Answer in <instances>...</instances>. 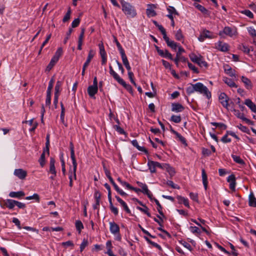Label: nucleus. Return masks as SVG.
Instances as JSON below:
<instances>
[{
	"label": "nucleus",
	"mask_w": 256,
	"mask_h": 256,
	"mask_svg": "<svg viewBox=\"0 0 256 256\" xmlns=\"http://www.w3.org/2000/svg\"><path fill=\"white\" fill-rule=\"evenodd\" d=\"M114 42L116 43V46L118 47V50L120 51V55L125 54L124 50L122 48V46L120 45V43L118 40L116 38V36H114Z\"/></svg>",
	"instance_id": "40"
},
{
	"label": "nucleus",
	"mask_w": 256,
	"mask_h": 256,
	"mask_svg": "<svg viewBox=\"0 0 256 256\" xmlns=\"http://www.w3.org/2000/svg\"><path fill=\"white\" fill-rule=\"evenodd\" d=\"M239 48L246 54H248L250 53V49L246 46L244 44L240 45Z\"/></svg>",
	"instance_id": "57"
},
{
	"label": "nucleus",
	"mask_w": 256,
	"mask_h": 256,
	"mask_svg": "<svg viewBox=\"0 0 256 256\" xmlns=\"http://www.w3.org/2000/svg\"><path fill=\"white\" fill-rule=\"evenodd\" d=\"M157 28H158L159 30L162 34L163 36V38L164 39V38H166V37H168V36L166 35V30L164 29V28L162 25L158 26Z\"/></svg>",
	"instance_id": "60"
},
{
	"label": "nucleus",
	"mask_w": 256,
	"mask_h": 256,
	"mask_svg": "<svg viewBox=\"0 0 256 256\" xmlns=\"http://www.w3.org/2000/svg\"><path fill=\"white\" fill-rule=\"evenodd\" d=\"M110 232L114 235L119 234L120 233V227L114 222H110Z\"/></svg>",
	"instance_id": "11"
},
{
	"label": "nucleus",
	"mask_w": 256,
	"mask_h": 256,
	"mask_svg": "<svg viewBox=\"0 0 256 256\" xmlns=\"http://www.w3.org/2000/svg\"><path fill=\"white\" fill-rule=\"evenodd\" d=\"M25 199L26 200H32V199H34L38 202H39V201H40V197H39L38 194H34L32 196H26L25 198Z\"/></svg>",
	"instance_id": "56"
},
{
	"label": "nucleus",
	"mask_w": 256,
	"mask_h": 256,
	"mask_svg": "<svg viewBox=\"0 0 256 256\" xmlns=\"http://www.w3.org/2000/svg\"><path fill=\"white\" fill-rule=\"evenodd\" d=\"M226 35L230 37L238 34L236 28H232L230 26H225L222 30L220 31L218 35L222 37H224V35Z\"/></svg>",
	"instance_id": "4"
},
{
	"label": "nucleus",
	"mask_w": 256,
	"mask_h": 256,
	"mask_svg": "<svg viewBox=\"0 0 256 256\" xmlns=\"http://www.w3.org/2000/svg\"><path fill=\"white\" fill-rule=\"evenodd\" d=\"M241 13L242 14H245L248 18H254V14H253L248 10H242L241 12Z\"/></svg>",
	"instance_id": "63"
},
{
	"label": "nucleus",
	"mask_w": 256,
	"mask_h": 256,
	"mask_svg": "<svg viewBox=\"0 0 256 256\" xmlns=\"http://www.w3.org/2000/svg\"><path fill=\"white\" fill-rule=\"evenodd\" d=\"M62 81L58 80L56 82L55 88H54V96L60 95V93L62 90Z\"/></svg>",
	"instance_id": "34"
},
{
	"label": "nucleus",
	"mask_w": 256,
	"mask_h": 256,
	"mask_svg": "<svg viewBox=\"0 0 256 256\" xmlns=\"http://www.w3.org/2000/svg\"><path fill=\"white\" fill-rule=\"evenodd\" d=\"M170 132L175 134L176 136V139L180 141V142H182V144H184L185 146H187L186 141L185 139V138L182 136L180 134L176 132L175 130L172 129V128L170 130Z\"/></svg>",
	"instance_id": "15"
},
{
	"label": "nucleus",
	"mask_w": 256,
	"mask_h": 256,
	"mask_svg": "<svg viewBox=\"0 0 256 256\" xmlns=\"http://www.w3.org/2000/svg\"><path fill=\"white\" fill-rule=\"evenodd\" d=\"M70 158L72 160V165L74 166V167L76 166V159L74 155V146L73 144L71 142H70Z\"/></svg>",
	"instance_id": "27"
},
{
	"label": "nucleus",
	"mask_w": 256,
	"mask_h": 256,
	"mask_svg": "<svg viewBox=\"0 0 256 256\" xmlns=\"http://www.w3.org/2000/svg\"><path fill=\"white\" fill-rule=\"evenodd\" d=\"M202 34L206 37V38H213V36L212 33L206 29L204 30L202 32Z\"/></svg>",
	"instance_id": "49"
},
{
	"label": "nucleus",
	"mask_w": 256,
	"mask_h": 256,
	"mask_svg": "<svg viewBox=\"0 0 256 256\" xmlns=\"http://www.w3.org/2000/svg\"><path fill=\"white\" fill-rule=\"evenodd\" d=\"M241 79H242V82L244 84L246 88L248 90L252 89V82L250 79H248V78H247L244 76H242L241 78Z\"/></svg>",
	"instance_id": "23"
},
{
	"label": "nucleus",
	"mask_w": 256,
	"mask_h": 256,
	"mask_svg": "<svg viewBox=\"0 0 256 256\" xmlns=\"http://www.w3.org/2000/svg\"><path fill=\"white\" fill-rule=\"evenodd\" d=\"M234 114L237 116V118L242 120L244 116V114L243 113H241L238 110L234 109L232 110Z\"/></svg>",
	"instance_id": "61"
},
{
	"label": "nucleus",
	"mask_w": 256,
	"mask_h": 256,
	"mask_svg": "<svg viewBox=\"0 0 256 256\" xmlns=\"http://www.w3.org/2000/svg\"><path fill=\"white\" fill-rule=\"evenodd\" d=\"M186 92L188 95L196 92V84H190V85L186 88Z\"/></svg>",
	"instance_id": "39"
},
{
	"label": "nucleus",
	"mask_w": 256,
	"mask_h": 256,
	"mask_svg": "<svg viewBox=\"0 0 256 256\" xmlns=\"http://www.w3.org/2000/svg\"><path fill=\"white\" fill-rule=\"evenodd\" d=\"M244 104L249 108L252 112H256V105L250 99H246Z\"/></svg>",
	"instance_id": "18"
},
{
	"label": "nucleus",
	"mask_w": 256,
	"mask_h": 256,
	"mask_svg": "<svg viewBox=\"0 0 256 256\" xmlns=\"http://www.w3.org/2000/svg\"><path fill=\"white\" fill-rule=\"evenodd\" d=\"M194 6L200 11L202 14H208V10L202 6L200 4H194Z\"/></svg>",
	"instance_id": "43"
},
{
	"label": "nucleus",
	"mask_w": 256,
	"mask_h": 256,
	"mask_svg": "<svg viewBox=\"0 0 256 256\" xmlns=\"http://www.w3.org/2000/svg\"><path fill=\"white\" fill-rule=\"evenodd\" d=\"M94 54H95V52L94 50H90L89 51V52H88V56L86 60V62L84 64V66H88L89 65V64H90L92 59L94 56Z\"/></svg>",
	"instance_id": "33"
},
{
	"label": "nucleus",
	"mask_w": 256,
	"mask_h": 256,
	"mask_svg": "<svg viewBox=\"0 0 256 256\" xmlns=\"http://www.w3.org/2000/svg\"><path fill=\"white\" fill-rule=\"evenodd\" d=\"M88 242L87 239L84 238L80 245V251L82 252L86 246H88Z\"/></svg>",
	"instance_id": "54"
},
{
	"label": "nucleus",
	"mask_w": 256,
	"mask_h": 256,
	"mask_svg": "<svg viewBox=\"0 0 256 256\" xmlns=\"http://www.w3.org/2000/svg\"><path fill=\"white\" fill-rule=\"evenodd\" d=\"M100 48V54L102 58V65L106 64L107 61L106 54L104 50V44L102 42L98 44Z\"/></svg>",
	"instance_id": "8"
},
{
	"label": "nucleus",
	"mask_w": 256,
	"mask_h": 256,
	"mask_svg": "<svg viewBox=\"0 0 256 256\" xmlns=\"http://www.w3.org/2000/svg\"><path fill=\"white\" fill-rule=\"evenodd\" d=\"M212 125L220 128L222 129L226 130L227 128L226 126L222 123H218L212 122L210 123Z\"/></svg>",
	"instance_id": "55"
},
{
	"label": "nucleus",
	"mask_w": 256,
	"mask_h": 256,
	"mask_svg": "<svg viewBox=\"0 0 256 256\" xmlns=\"http://www.w3.org/2000/svg\"><path fill=\"white\" fill-rule=\"evenodd\" d=\"M73 166V170L70 169L69 170V174H68V178L70 180V182H69V186L70 187H72L73 186L72 183V179L76 180V170L77 168V162H76V166L74 167V165Z\"/></svg>",
	"instance_id": "7"
},
{
	"label": "nucleus",
	"mask_w": 256,
	"mask_h": 256,
	"mask_svg": "<svg viewBox=\"0 0 256 256\" xmlns=\"http://www.w3.org/2000/svg\"><path fill=\"white\" fill-rule=\"evenodd\" d=\"M25 122H28L30 126H32V128L30 129V132H34L38 125V123L36 122H34V119L26 121Z\"/></svg>",
	"instance_id": "37"
},
{
	"label": "nucleus",
	"mask_w": 256,
	"mask_h": 256,
	"mask_svg": "<svg viewBox=\"0 0 256 256\" xmlns=\"http://www.w3.org/2000/svg\"><path fill=\"white\" fill-rule=\"evenodd\" d=\"M114 128L115 129V130L118 132L120 134H126V132L124 130V129L122 128L121 127H120L119 126H118V125H114Z\"/></svg>",
	"instance_id": "58"
},
{
	"label": "nucleus",
	"mask_w": 256,
	"mask_h": 256,
	"mask_svg": "<svg viewBox=\"0 0 256 256\" xmlns=\"http://www.w3.org/2000/svg\"><path fill=\"white\" fill-rule=\"evenodd\" d=\"M4 204L9 209H12L16 206L15 200L7 199L4 201Z\"/></svg>",
	"instance_id": "32"
},
{
	"label": "nucleus",
	"mask_w": 256,
	"mask_h": 256,
	"mask_svg": "<svg viewBox=\"0 0 256 256\" xmlns=\"http://www.w3.org/2000/svg\"><path fill=\"white\" fill-rule=\"evenodd\" d=\"M238 128L242 132H246L248 134H250V131L246 126H244L242 124H240L238 126Z\"/></svg>",
	"instance_id": "53"
},
{
	"label": "nucleus",
	"mask_w": 256,
	"mask_h": 256,
	"mask_svg": "<svg viewBox=\"0 0 256 256\" xmlns=\"http://www.w3.org/2000/svg\"><path fill=\"white\" fill-rule=\"evenodd\" d=\"M216 48L222 52H227L228 50V45L226 43L219 41L216 44Z\"/></svg>",
	"instance_id": "13"
},
{
	"label": "nucleus",
	"mask_w": 256,
	"mask_h": 256,
	"mask_svg": "<svg viewBox=\"0 0 256 256\" xmlns=\"http://www.w3.org/2000/svg\"><path fill=\"white\" fill-rule=\"evenodd\" d=\"M75 226L76 230L78 231V233L80 234L82 230L84 228V225L82 223L80 220H77L76 221Z\"/></svg>",
	"instance_id": "42"
},
{
	"label": "nucleus",
	"mask_w": 256,
	"mask_h": 256,
	"mask_svg": "<svg viewBox=\"0 0 256 256\" xmlns=\"http://www.w3.org/2000/svg\"><path fill=\"white\" fill-rule=\"evenodd\" d=\"M94 198L96 203L93 205V208L94 210L98 209L100 205V194L98 192H94Z\"/></svg>",
	"instance_id": "25"
},
{
	"label": "nucleus",
	"mask_w": 256,
	"mask_h": 256,
	"mask_svg": "<svg viewBox=\"0 0 256 256\" xmlns=\"http://www.w3.org/2000/svg\"><path fill=\"white\" fill-rule=\"evenodd\" d=\"M25 195V194L22 191H18V192H11L9 194V196L11 198H20L22 196H24Z\"/></svg>",
	"instance_id": "30"
},
{
	"label": "nucleus",
	"mask_w": 256,
	"mask_h": 256,
	"mask_svg": "<svg viewBox=\"0 0 256 256\" xmlns=\"http://www.w3.org/2000/svg\"><path fill=\"white\" fill-rule=\"evenodd\" d=\"M223 81L228 86L232 88H236L238 87L236 83L230 78H228L227 77H224L223 78Z\"/></svg>",
	"instance_id": "28"
},
{
	"label": "nucleus",
	"mask_w": 256,
	"mask_h": 256,
	"mask_svg": "<svg viewBox=\"0 0 256 256\" xmlns=\"http://www.w3.org/2000/svg\"><path fill=\"white\" fill-rule=\"evenodd\" d=\"M248 30L249 34L253 38L256 37V30L252 27H249L248 28Z\"/></svg>",
	"instance_id": "64"
},
{
	"label": "nucleus",
	"mask_w": 256,
	"mask_h": 256,
	"mask_svg": "<svg viewBox=\"0 0 256 256\" xmlns=\"http://www.w3.org/2000/svg\"><path fill=\"white\" fill-rule=\"evenodd\" d=\"M121 56L124 66H125L128 72L130 71L131 67L130 65L126 56V55L125 54H122Z\"/></svg>",
	"instance_id": "29"
},
{
	"label": "nucleus",
	"mask_w": 256,
	"mask_h": 256,
	"mask_svg": "<svg viewBox=\"0 0 256 256\" xmlns=\"http://www.w3.org/2000/svg\"><path fill=\"white\" fill-rule=\"evenodd\" d=\"M181 120L182 119L180 116L172 115L170 118V120L175 123H180Z\"/></svg>",
	"instance_id": "52"
},
{
	"label": "nucleus",
	"mask_w": 256,
	"mask_h": 256,
	"mask_svg": "<svg viewBox=\"0 0 256 256\" xmlns=\"http://www.w3.org/2000/svg\"><path fill=\"white\" fill-rule=\"evenodd\" d=\"M98 86H90L88 88V93L90 98H94L95 94L98 92Z\"/></svg>",
	"instance_id": "16"
},
{
	"label": "nucleus",
	"mask_w": 256,
	"mask_h": 256,
	"mask_svg": "<svg viewBox=\"0 0 256 256\" xmlns=\"http://www.w3.org/2000/svg\"><path fill=\"white\" fill-rule=\"evenodd\" d=\"M62 48H58L52 58H54V59H56V60H58L60 56L62 55Z\"/></svg>",
	"instance_id": "47"
},
{
	"label": "nucleus",
	"mask_w": 256,
	"mask_h": 256,
	"mask_svg": "<svg viewBox=\"0 0 256 256\" xmlns=\"http://www.w3.org/2000/svg\"><path fill=\"white\" fill-rule=\"evenodd\" d=\"M164 40L166 41L168 46L170 47L172 50H176L178 45L176 42L174 40H170L168 37H166V38H164Z\"/></svg>",
	"instance_id": "20"
},
{
	"label": "nucleus",
	"mask_w": 256,
	"mask_h": 256,
	"mask_svg": "<svg viewBox=\"0 0 256 256\" xmlns=\"http://www.w3.org/2000/svg\"><path fill=\"white\" fill-rule=\"evenodd\" d=\"M227 181L230 182V188L233 191L236 190V177L234 175L231 174L228 176Z\"/></svg>",
	"instance_id": "14"
},
{
	"label": "nucleus",
	"mask_w": 256,
	"mask_h": 256,
	"mask_svg": "<svg viewBox=\"0 0 256 256\" xmlns=\"http://www.w3.org/2000/svg\"><path fill=\"white\" fill-rule=\"evenodd\" d=\"M58 62V60H56V59H54V58H52L51 59L49 64L46 67V70L50 71L52 70V68H53V66L56 64Z\"/></svg>",
	"instance_id": "48"
},
{
	"label": "nucleus",
	"mask_w": 256,
	"mask_h": 256,
	"mask_svg": "<svg viewBox=\"0 0 256 256\" xmlns=\"http://www.w3.org/2000/svg\"><path fill=\"white\" fill-rule=\"evenodd\" d=\"M14 174L19 179L24 180L27 176V172L22 168H17L14 170Z\"/></svg>",
	"instance_id": "9"
},
{
	"label": "nucleus",
	"mask_w": 256,
	"mask_h": 256,
	"mask_svg": "<svg viewBox=\"0 0 256 256\" xmlns=\"http://www.w3.org/2000/svg\"><path fill=\"white\" fill-rule=\"evenodd\" d=\"M136 208L146 214L148 217H151V214L148 212L149 209L146 206H143V208L137 206Z\"/></svg>",
	"instance_id": "46"
},
{
	"label": "nucleus",
	"mask_w": 256,
	"mask_h": 256,
	"mask_svg": "<svg viewBox=\"0 0 256 256\" xmlns=\"http://www.w3.org/2000/svg\"><path fill=\"white\" fill-rule=\"evenodd\" d=\"M196 92L203 94L208 99H210L212 97L210 92L206 86H204L201 82H197L196 84Z\"/></svg>",
	"instance_id": "3"
},
{
	"label": "nucleus",
	"mask_w": 256,
	"mask_h": 256,
	"mask_svg": "<svg viewBox=\"0 0 256 256\" xmlns=\"http://www.w3.org/2000/svg\"><path fill=\"white\" fill-rule=\"evenodd\" d=\"M119 84L122 85L130 93L132 94H133V90L130 85L126 84L123 80H122Z\"/></svg>",
	"instance_id": "35"
},
{
	"label": "nucleus",
	"mask_w": 256,
	"mask_h": 256,
	"mask_svg": "<svg viewBox=\"0 0 256 256\" xmlns=\"http://www.w3.org/2000/svg\"><path fill=\"white\" fill-rule=\"evenodd\" d=\"M189 57L190 60L200 67L204 66L208 68V64L204 60V57L200 54H196L195 53L192 52L189 54Z\"/></svg>",
	"instance_id": "2"
},
{
	"label": "nucleus",
	"mask_w": 256,
	"mask_h": 256,
	"mask_svg": "<svg viewBox=\"0 0 256 256\" xmlns=\"http://www.w3.org/2000/svg\"><path fill=\"white\" fill-rule=\"evenodd\" d=\"M248 202L250 206L256 207V198L252 192L249 195Z\"/></svg>",
	"instance_id": "36"
},
{
	"label": "nucleus",
	"mask_w": 256,
	"mask_h": 256,
	"mask_svg": "<svg viewBox=\"0 0 256 256\" xmlns=\"http://www.w3.org/2000/svg\"><path fill=\"white\" fill-rule=\"evenodd\" d=\"M220 103L226 108L228 109L230 106V98L224 92H221L218 96Z\"/></svg>",
	"instance_id": "5"
},
{
	"label": "nucleus",
	"mask_w": 256,
	"mask_h": 256,
	"mask_svg": "<svg viewBox=\"0 0 256 256\" xmlns=\"http://www.w3.org/2000/svg\"><path fill=\"white\" fill-rule=\"evenodd\" d=\"M188 65L189 68L191 70H192L194 73H195V74L199 73V71H198V68H196L194 64H191L190 62H188Z\"/></svg>",
	"instance_id": "62"
},
{
	"label": "nucleus",
	"mask_w": 256,
	"mask_h": 256,
	"mask_svg": "<svg viewBox=\"0 0 256 256\" xmlns=\"http://www.w3.org/2000/svg\"><path fill=\"white\" fill-rule=\"evenodd\" d=\"M223 68L224 70V72L226 74H228V76L232 77H236V75L235 70L232 69V68L229 65L227 64H224L223 66Z\"/></svg>",
	"instance_id": "12"
},
{
	"label": "nucleus",
	"mask_w": 256,
	"mask_h": 256,
	"mask_svg": "<svg viewBox=\"0 0 256 256\" xmlns=\"http://www.w3.org/2000/svg\"><path fill=\"white\" fill-rule=\"evenodd\" d=\"M110 74L118 83L122 80L114 70Z\"/></svg>",
	"instance_id": "59"
},
{
	"label": "nucleus",
	"mask_w": 256,
	"mask_h": 256,
	"mask_svg": "<svg viewBox=\"0 0 256 256\" xmlns=\"http://www.w3.org/2000/svg\"><path fill=\"white\" fill-rule=\"evenodd\" d=\"M131 142L132 146L136 147L138 150L144 152L146 154L148 153V151L144 147L140 146L138 145L136 140H132Z\"/></svg>",
	"instance_id": "31"
},
{
	"label": "nucleus",
	"mask_w": 256,
	"mask_h": 256,
	"mask_svg": "<svg viewBox=\"0 0 256 256\" xmlns=\"http://www.w3.org/2000/svg\"><path fill=\"white\" fill-rule=\"evenodd\" d=\"M156 49L158 54L162 57L168 58L171 60H173L172 54L168 52V51L166 50H162L159 48L157 46H156Z\"/></svg>",
	"instance_id": "10"
},
{
	"label": "nucleus",
	"mask_w": 256,
	"mask_h": 256,
	"mask_svg": "<svg viewBox=\"0 0 256 256\" xmlns=\"http://www.w3.org/2000/svg\"><path fill=\"white\" fill-rule=\"evenodd\" d=\"M184 110V107L180 104L174 103L172 105V110L174 112H181Z\"/></svg>",
	"instance_id": "21"
},
{
	"label": "nucleus",
	"mask_w": 256,
	"mask_h": 256,
	"mask_svg": "<svg viewBox=\"0 0 256 256\" xmlns=\"http://www.w3.org/2000/svg\"><path fill=\"white\" fill-rule=\"evenodd\" d=\"M167 10L168 12V13L170 14H174V15H177L178 16L179 14L176 11V8L172 6H168V7L167 8Z\"/></svg>",
	"instance_id": "51"
},
{
	"label": "nucleus",
	"mask_w": 256,
	"mask_h": 256,
	"mask_svg": "<svg viewBox=\"0 0 256 256\" xmlns=\"http://www.w3.org/2000/svg\"><path fill=\"white\" fill-rule=\"evenodd\" d=\"M38 162L42 167H44L45 164V150H44L43 152L40 156Z\"/></svg>",
	"instance_id": "50"
},
{
	"label": "nucleus",
	"mask_w": 256,
	"mask_h": 256,
	"mask_svg": "<svg viewBox=\"0 0 256 256\" xmlns=\"http://www.w3.org/2000/svg\"><path fill=\"white\" fill-rule=\"evenodd\" d=\"M176 198L179 204H183L186 207L188 208L190 207L188 202V200L187 198L183 197L181 196H177Z\"/></svg>",
	"instance_id": "19"
},
{
	"label": "nucleus",
	"mask_w": 256,
	"mask_h": 256,
	"mask_svg": "<svg viewBox=\"0 0 256 256\" xmlns=\"http://www.w3.org/2000/svg\"><path fill=\"white\" fill-rule=\"evenodd\" d=\"M202 177L204 189L205 190H206L208 186V176L204 168L202 170Z\"/></svg>",
	"instance_id": "22"
},
{
	"label": "nucleus",
	"mask_w": 256,
	"mask_h": 256,
	"mask_svg": "<svg viewBox=\"0 0 256 256\" xmlns=\"http://www.w3.org/2000/svg\"><path fill=\"white\" fill-rule=\"evenodd\" d=\"M122 10L128 18H134L136 15V10L130 3L122 2Z\"/></svg>",
	"instance_id": "1"
},
{
	"label": "nucleus",
	"mask_w": 256,
	"mask_h": 256,
	"mask_svg": "<svg viewBox=\"0 0 256 256\" xmlns=\"http://www.w3.org/2000/svg\"><path fill=\"white\" fill-rule=\"evenodd\" d=\"M148 166L150 172L154 173L156 172V168L154 164V161L149 160L148 162Z\"/></svg>",
	"instance_id": "45"
},
{
	"label": "nucleus",
	"mask_w": 256,
	"mask_h": 256,
	"mask_svg": "<svg viewBox=\"0 0 256 256\" xmlns=\"http://www.w3.org/2000/svg\"><path fill=\"white\" fill-rule=\"evenodd\" d=\"M232 157L234 161L238 164L243 165L245 164L244 162L239 156L232 154Z\"/></svg>",
	"instance_id": "44"
},
{
	"label": "nucleus",
	"mask_w": 256,
	"mask_h": 256,
	"mask_svg": "<svg viewBox=\"0 0 256 256\" xmlns=\"http://www.w3.org/2000/svg\"><path fill=\"white\" fill-rule=\"evenodd\" d=\"M165 167L167 172L170 174V176H173L176 173L174 169L168 164H166Z\"/></svg>",
	"instance_id": "41"
},
{
	"label": "nucleus",
	"mask_w": 256,
	"mask_h": 256,
	"mask_svg": "<svg viewBox=\"0 0 256 256\" xmlns=\"http://www.w3.org/2000/svg\"><path fill=\"white\" fill-rule=\"evenodd\" d=\"M174 36L175 38L177 40L182 42V43H184V36L182 34V30L180 29H179L178 30L174 32Z\"/></svg>",
	"instance_id": "26"
},
{
	"label": "nucleus",
	"mask_w": 256,
	"mask_h": 256,
	"mask_svg": "<svg viewBox=\"0 0 256 256\" xmlns=\"http://www.w3.org/2000/svg\"><path fill=\"white\" fill-rule=\"evenodd\" d=\"M154 201L157 206V210H158V213L162 217H164V215L162 212V207L161 206V204H160L159 201L157 199H156V198H154Z\"/></svg>",
	"instance_id": "38"
},
{
	"label": "nucleus",
	"mask_w": 256,
	"mask_h": 256,
	"mask_svg": "<svg viewBox=\"0 0 256 256\" xmlns=\"http://www.w3.org/2000/svg\"><path fill=\"white\" fill-rule=\"evenodd\" d=\"M55 160L54 159L52 158H51L50 162V170L49 172L52 174L56 175V172L55 168Z\"/></svg>",
	"instance_id": "24"
},
{
	"label": "nucleus",
	"mask_w": 256,
	"mask_h": 256,
	"mask_svg": "<svg viewBox=\"0 0 256 256\" xmlns=\"http://www.w3.org/2000/svg\"><path fill=\"white\" fill-rule=\"evenodd\" d=\"M116 198L118 200V202L120 204V205L123 207L124 210L128 213L130 214L131 212L128 208L127 204L118 196H116Z\"/></svg>",
	"instance_id": "17"
},
{
	"label": "nucleus",
	"mask_w": 256,
	"mask_h": 256,
	"mask_svg": "<svg viewBox=\"0 0 256 256\" xmlns=\"http://www.w3.org/2000/svg\"><path fill=\"white\" fill-rule=\"evenodd\" d=\"M137 184L138 186L142 188V189H140V192H142L144 194H146L150 200H152L153 196L152 194L148 189L146 184L139 182H137Z\"/></svg>",
	"instance_id": "6"
}]
</instances>
